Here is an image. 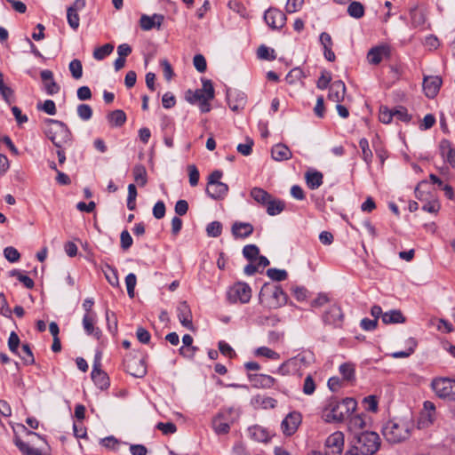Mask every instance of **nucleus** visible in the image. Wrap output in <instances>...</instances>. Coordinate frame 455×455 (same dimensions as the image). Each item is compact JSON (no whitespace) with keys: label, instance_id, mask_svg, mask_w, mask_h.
<instances>
[{"label":"nucleus","instance_id":"nucleus-1","mask_svg":"<svg viewBox=\"0 0 455 455\" xmlns=\"http://www.w3.org/2000/svg\"><path fill=\"white\" fill-rule=\"evenodd\" d=\"M413 429V417L408 411L402 417L388 420L382 427V434L388 443H399L409 439Z\"/></svg>","mask_w":455,"mask_h":455},{"label":"nucleus","instance_id":"nucleus-2","mask_svg":"<svg viewBox=\"0 0 455 455\" xmlns=\"http://www.w3.org/2000/svg\"><path fill=\"white\" fill-rule=\"evenodd\" d=\"M379 447L380 438L376 432L355 433L352 446L345 455H374Z\"/></svg>","mask_w":455,"mask_h":455},{"label":"nucleus","instance_id":"nucleus-3","mask_svg":"<svg viewBox=\"0 0 455 455\" xmlns=\"http://www.w3.org/2000/svg\"><path fill=\"white\" fill-rule=\"evenodd\" d=\"M356 400H332L322 411L327 423H339L347 419L356 408Z\"/></svg>","mask_w":455,"mask_h":455},{"label":"nucleus","instance_id":"nucleus-4","mask_svg":"<svg viewBox=\"0 0 455 455\" xmlns=\"http://www.w3.org/2000/svg\"><path fill=\"white\" fill-rule=\"evenodd\" d=\"M43 132L56 148H62L71 144V132L67 124L61 121L46 119L43 126Z\"/></svg>","mask_w":455,"mask_h":455},{"label":"nucleus","instance_id":"nucleus-5","mask_svg":"<svg viewBox=\"0 0 455 455\" xmlns=\"http://www.w3.org/2000/svg\"><path fill=\"white\" fill-rule=\"evenodd\" d=\"M202 82V89L188 90L186 93V100L191 104L198 103L201 112L207 113L211 110L210 100L214 98L215 92L210 80L204 79Z\"/></svg>","mask_w":455,"mask_h":455},{"label":"nucleus","instance_id":"nucleus-6","mask_svg":"<svg viewBox=\"0 0 455 455\" xmlns=\"http://www.w3.org/2000/svg\"><path fill=\"white\" fill-rule=\"evenodd\" d=\"M259 299L268 308H278L287 303V294L280 285L265 283L260 289Z\"/></svg>","mask_w":455,"mask_h":455},{"label":"nucleus","instance_id":"nucleus-7","mask_svg":"<svg viewBox=\"0 0 455 455\" xmlns=\"http://www.w3.org/2000/svg\"><path fill=\"white\" fill-rule=\"evenodd\" d=\"M238 411L232 408H225L220 410L212 420V427L216 435H227L230 430V424L238 418Z\"/></svg>","mask_w":455,"mask_h":455},{"label":"nucleus","instance_id":"nucleus-8","mask_svg":"<svg viewBox=\"0 0 455 455\" xmlns=\"http://www.w3.org/2000/svg\"><path fill=\"white\" fill-rule=\"evenodd\" d=\"M125 371L135 378H143L147 374L146 356L129 355L124 359Z\"/></svg>","mask_w":455,"mask_h":455},{"label":"nucleus","instance_id":"nucleus-9","mask_svg":"<svg viewBox=\"0 0 455 455\" xmlns=\"http://www.w3.org/2000/svg\"><path fill=\"white\" fill-rule=\"evenodd\" d=\"M431 387L439 398H455V380L448 378L435 379Z\"/></svg>","mask_w":455,"mask_h":455},{"label":"nucleus","instance_id":"nucleus-10","mask_svg":"<svg viewBox=\"0 0 455 455\" xmlns=\"http://www.w3.org/2000/svg\"><path fill=\"white\" fill-rule=\"evenodd\" d=\"M251 297V289L245 283H236L228 292V300L232 303L237 301L244 304L250 301Z\"/></svg>","mask_w":455,"mask_h":455},{"label":"nucleus","instance_id":"nucleus-11","mask_svg":"<svg viewBox=\"0 0 455 455\" xmlns=\"http://www.w3.org/2000/svg\"><path fill=\"white\" fill-rule=\"evenodd\" d=\"M91 375L94 384L101 390L107 389L109 387V378L100 369V353H97L95 355Z\"/></svg>","mask_w":455,"mask_h":455},{"label":"nucleus","instance_id":"nucleus-12","mask_svg":"<svg viewBox=\"0 0 455 455\" xmlns=\"http://www.w3.org/2000/svg\"><path fill=\"white\" fill-rule=\"evenodd\" d=\"M435 419L436 411L435 404L431 401L426 400L418 419L419 428L428 427L435 422Z\"/></svg>","mask_w":455,"mask_h":455},{"label":"nucleus","instance_id":"nucleus-13","mask_svg":"<svg viewBox=\"0 0 455 455\" xmlns=\"http://www.w3.org/2000/svg\"><path fill=\"white\" fill-rule=\"evenodd\" d=\"M322 318L324 324L331 325L334 328H340L342 326L344 315L339 306L331 305L326 311H324Z\"/></svg>","mask_w":455,"mask_h":455},{"label":"nucleus","instance_id":"nucleus-14","mask_svg":"<svg viewBox=\"0 0 455 455\" xmlns=\"http://www.w3.org/2000/svg\"><path fill=\"white\" fill-rule=\"evenodd\" d=\"M85 7V0H76L67 8V20L73 30H77L80 25L78 12Z\"/></svg>","mask_w":455,"mask_h":455},{"label":"nucleus","instance_id":"nucleus-15","mask_svg":"<svg viewBox=\"0 0 455 455\" xmlns=\"http://www.w3.org/2000/svg\"><path fill=\"white\" fill-rule=\"evenodd\" d=\"M264 20L271 28L279 29L284 26L286 16L282 11L276 8H269L265 12Z\"/></svg>","mask_w":455,"mask_h":455},{"label":"nucleus","instance_id":"nucleus-16","mask_svg":"<svg viewBox=\"0 0 455 455\" xmlns=\"http://www.w3.org/2000/svg\"><path fill=\"white\" fill-rule=\"evenodd\" d=\"M391 54L388 44H379L370 49L367 53V60L370 64L378 65L384 58H389Z\"/></svg>","mask_w":455,"mask_h":455},{"label":"nucleus","instance_id":"nucleus-17","mask_svg":"<svg viewBox=\"0 0 455 455\" xmlns=\"http://www.w3.org/2000/svg\"><path fill=\"white\" fill-rule=\"evenodd\" d=\"M301 423V415L297 411L290 412L282 421L281 428L285 435H293Z\"/></svg>","mask_w":455,"mask_h":455},{"label":"nucleus","instance_id":"nucleus-18","mask_svg":"<svg viewBox=\"0 0 455 455\" xmlns=\"http://www.w3.org/2000/svg\"><path fill=\"white\" fill-rule=\"evenodd\" d=\"M227 99L230 109L235 112L243 109L247 101L245 93L236 90H228Z\"/></svg>","mask_w":455,"mask_h":455},{"label":"nucleus","instance_id":"nucleus-19","mask_svg":"<svg viewBox=\"0 0 455 455\" xmlns=\"http://www.w3.org/2000/svg\"><path fill=\"white\" fill-rule=\"evenodd\" d=\"M443 80L438 76H425L423 80V90L426 96L434 99L439 92Z\"/></svg>","mask_w":455,"mask_h":455},{"label":"nucleus","instance_id":"nucleus-20","mask_svg":"<svg viewBox=\"0 0 455 455\" xmlns=\"http://www.w3.org/2000/svg\"><path fill=\"white\" fill-rule=\"evenodd\" d=\"M177 315L181 325L188 330H193L192 313L187 301H182L177 307Z\"/></svg>","mask_w":455,"mask_h":455},{"label":"nucleus","instance_id":"nucleus-21","mask_svg":"<svg viewBox=\"0 0 455 455\" xmlns=\"http://www.w3.org/2000/svg\"><path fill=\"white\" fill-rule=\"evenodd\" d=\"M346 94V85L341 80L334 81L329 87L328 99L333 102L340 103Z\"/></svg>","mask_w":455,"mask_h":455},{"label":"nucleus","instance_id":"nucleus-22","mask_svg":"<svg viewBox=\"0 0 455 455\" xmlns=\"http://www.w3.org/2000/svg\"><path fill=\"white\" fill-rule=\"evenodd\" d=\"M440 155L452 168H455V148L450 140L443 139L439 143Z\"/></svg>","mask_w":455,"mask_h":455},{"label":"nucleus","instance_id":"nucleus-23","mask_svg":"<svg viewBox=\"0 0 455 455\" xmlns=\"http://www.w3.org/2000/svg\"><path fill=\"white\" fill-rule=\"evenodd\" d=\"M206 194L214 200H222L228 192V186L224 182L207 184Z\"/></svg>","mask_w":455,"mask_h":455},{"label":"nucleus","instance_id":"nucleus-24","mask_svg":"<svg viewBox=\"0 0 455 455\" xmlns=\"http://www.w3.org/2000/svg\"><path fill=\"white\" fill-rule=\"evenodd\" d=\"M40 76L44 82L45 92L48 95H54L60 92V87L54 81L53 74L51 70L44 69L41 71Z\"/></svg>","mask_w":455,"mask_h":455},{"label":"nucleus","instance_id":"nucleus-25","mask_svg":"<svg viewBox=\"0 0 455 455\" xmlns=\"http://www.w3.org/2000/svg\"><path fill=\"white\" fill-rule=\"evenodd\" d=\"M254 231L253 226L249 222L235 221L231 228L232 235L235 238H246Z\"/></svg>","mask_w":455,"mask_h":455},{"label":"nucleus","instance_id":"nucleus-26","mask_svg":"<svg viewBox=\"0 0 455 455\" xmlns=\"http://www.w3.org/2000/svg\"><path fill=\"white\" fill-rule=\"evenodd\" d=\"M164 18L162 14L155 13L152 16L143 14L140 17V28L145 31H148L155 27L159 28L164 21Z\"/></svg>","mask_w":455,"mask_h":455},{"label":"nucleus","instance_id":"nucleus-27","mask_svg":"<svg viewBox=\"0 0 455 455\" xmlns=\"http://www.w3.org/2000/svg\"><path fill=\"white\" fill-rule=\"evenodd\" d=\"M271 156L275 161L281 162L291 159L292 153L286 145L278 143L272 148Z\"/></svg>","mask_w":455,"mask_h":455},{"label":"nucleus","instance_id":"nucleus-28","mask_svg":"<svg viewBox=\"0 0 455 455\" xmlns=\"http://www.w3.org/2000/svg\"><path fill=\"white\" fill-rule=\"evenodd\" d=\"M306 363V356L302 355H298L286 362L281 364L278 368V372L282 374H286L290 371V369L297 370L300 364H304Z\"/></svg>","mask_w":455,"mask_h":455},{"label":"nucleus","instance_id":"nucleus-29","mask_svg":"<svg viewBox=\"0 0 455 455\" xmlns=\"http://www.w3.org/2000/svg\"><path fill=\"white\" fill-rule=\"evenodd\" d=\"M95 317L93 314H85L83 317V326L88 335H93L97 339L101 337V331L94 327Z\"/></svg>","mask_w":455,"mask_h":455},{"label":"nucleus","instance_id":"nucleus-30","mask_svg":"<svg viewBox=\"0 0 455 455\" xmlns=\"http://www.w3.org/2000/svg\"><path fill=\"white\" fill-rule=\"evenodd\" d=\"M249 379L256 387H270L275 382L274 378L265 374H250Z\"/></svg>","mask_w":455,"mask_h":455},{"label":"nucleus","instance_id":"nucleus-31","mask_svg":"<svg viewBox=\"0 0 455 455\" xmlns=\"http://www.w3.org/2000/svg\"><path fill=\"white\" fill-rule=\"evenodd\" d=\"M182 342H183V346L179 349L180 354L185 357H188V358L193 357L198 348L192 345L193 344L192 336L189 334H185L182 337Z\"/></svg>","mask_w":455,"mask_h":455},{"label":"nucleus","instance_id":"nucleus-32","mask_svg":"<svg viewBox=\"0 0 455 455\" xmlns=\"http://www.w3.org/2000/svg\"><path fill=\"white\" fill-rule=\"evenodd\" d=\"M405 321H406V318L403 316L402 312L397 309L385 312L382 315V322L385 324L403 323H405Z\"/></svg>","mask_w":455,"mask_h":455},{"label":"nucleus","instance_id":"nucleus-33","mask_svg":"<svg viewBox=\"0 0 455 455\" xmlns=\"http://www.w3.org/2000/svg\"><path fill=\"white\" fill-rule=\"evenodd\" d=\"M107 120L112 127H120L125 123L126 115L121 109L113 110L107 115Z\"/></svg>","mask_w":455,"mask_h":455},{"label":"nucleus","instance_id":"nucleus-34","mask_svg":"<svg viewBox=\"0 0 455 455\" xmlns=\"http://www.w3.org/2000/svg\"><path fill=\"white\" fill-rule=\"evenodd\" d=\"M265 206L268 215L275 216L284 210L285 204L283 201L272 196L271 200H268Z\"/></svg>","mask_w":455,"mask_h":455},{"label":"nucleus","instance_id":"nucleus-35","mask_svg":"<svg viewBox=\"0 0 455 455\" xmlns=\"http://www.w3.org/2000/svg\"><path fill=\"white\" fill-rule=\"evenodd\" d=\"M250 436L257 442H267L269 434L264 427L260 426H253L248 428Z\"/></svg>","mask_w":455,"mask_h":455},{"label":"nucleus","instance_id":"nucleus-36","mask_svg":"<svg viewBox=\"0 0 455 455\" xmlns=\"http://www.w3.org/2000/svg\"><path fill=\"white\" fill-rule=\"evenodd\" d=\"M251 196L259 204L266 205L272 196L261 188L255 187L251 190Z\"/></svg>","mask_w":455,"mask_h":455},{"label":"nucleus","instance_id":"nucleus-37","mask_svg":"<svg viewBox=\"0 0 455 455\" xmlns=\"http://www.w3.org/2000/svg\"><path fill=\"white\" fill-rule=\"evenodd\" d=\"M323 174L320 172H307L306 173V182L310 189H316L323 184Z\"/></svg>","mask_w":455,"mask_h":455},{"label":"nucleus","instance_id":"nucleus-38","mask_svg":"<svg viewBox=\"0 0 455 455\" xmlns=\"http://www.w3.org/2000/svg\"><path fill=\"white\" fill-rule=\"evenodd\" d=\"M15 355H19L23 363L27 365H32L35 363L34 355L32 353L31 347L28 344H22L20 350H17Z\"/></svg>","mask_w":455,"mask_h":455},{"label":"nucleus","instance_id":"nucleus-39","mask_svg":"<svg viewBox=\"0 0 455 455\" xmlns=\"http://www.w3.org/2000/svg\"><path fill=\"white\" fill-rule=\"evenodd\" d=\"M133 177L138 185L143 187L147 184V171L144 165L136 164L133 168Z\"/></svg>","mask_w":455,"mask_h":455},{"label":"nucleus","instance_id":"nucleus-40","mask_svg":"<svg viewBox=\"0 0 455 455\" xmlns=\"http://www.w3.org/2000/svg\"><path fill=\"white\" fill-rule=\"evenodd\" d=\"M0 94L7 104H12L13 101V91L4 83V75L0 71Z\"/></svg>","mask_w":455,"mask_h":455},{"label":"nucleus","instance_id":"nucleus-41","mask_svg":"<svg viewBox=\"0 0 455 455\" xmlns=\"http://www.w3.org/2000/svg\"><path fill=\"white\" fill-rule=\"evenodd\" d=\"M359 147L362 149V156L363 161L367 164V165H370L372 162V152L369 147V141L365 138H362L359 140Z\"/></svg>","mask_w":455,"mask_h":455},{"label":"nucleus","instance_id":"nucleus-42","mask_svg":"<svg viewBox=\"0 0 455 455\" xmlns=\"http://www.w3.org/2000/svg\"><path fill=\"white\" fill-rule=\"evenodd\" d=\"M104 275L110 285L117 287L119 285V279L117 275V270L110 265H106L103 269Z\"/></svg>","mask_w":455,"mask_h":455},{"label":"nucleus","instance_id":"nucleus-43","mask_svg":"<svg viewBox=\"0 0 455 455\" xmlns=\"http://www.w3.org/2000/svg\"><path fill=\"white\" fill-rule=\"evenodd\" d=\"M410 17L411 24L414 28L421 27L425 24V14L423 13V12L418 10L417 8H413L410 11Z\"/></svg>","mask_w":455,"mask_h":455},{"label":"nucleus","instance_id":"nucleus-44","mask_svg":"<svg viewBox=\"0 0 455 455\" xmlns=\"http://www.w3.org/2000/svg\"><path fill=\"white\" fill-rule=\"evenodd\" d=\"M339 373L343 377V381H351L355 379V366L350 363H342L339 366Z\"/></svg>","mask_w":455,"mask_h":455},{"label":"nucleus","instance_id":"nucleus-45","mask_svg":"<svg viewBox=\"0 0 455 455\" xmlns=\"http://www.w3.org/2000/svg\"><path fill=\"white\" fill-rule=\"evenodd\" d=\"M347 13L355 19H360L364 14V7L360 2L354 1L347 7Z\"/></svg>","mask_w":455,"mask_h":455},{"label":"nucleus","instance_id":"nucleus-46","mask_svg":"<svg viewBox=\"0 0 455 455\" xmlns=\"http://www.w3.org/2000/svg\"><path fill=\"white\" fill-rule=\"evenodd\" d=\"M114 50V45L111 44H106L100 47H98L93 52V58L97 60H102L108 56Z\"/></svg>","mask_w":455,"mask_h":455},{"label":"nucleus","instance_id":"nucleus-47","mask_svg":"<svg viewBox=\"0 0 455 455\" xmlns=\"http://www.w3.org/2000/svg\"><path fill=\"white\" fill-rule=\"evenodd\" d=\"M257 56L259 59L266 60H274L276 58L275 50L264 44L258 48Z\"/></svg>","mask_w":455,"mask_h":455},{"label":"nucleus","instance_id":"nucleus-48","mask_svg":"<svg viewBox=\"0 0 455 455\" xmlns=\"http://www.w3.org/2000/svg\"><path fill=\"white\" fill-rule=\"evenodd\" d=\"M68 68L74 79L78 80L83 76V66L79 60L75 59L71 60Z\"/></svg>","mask_w":455,"mask_h":455},{"label":"nucleus","instance_id":"nucleus-49","mask_svg":"<svg viewBox=\"0 0 455 455\" xmlns=\"http://www.w3.org/2000/svg\"><path fill=\"white\" fill-rule=\"evenodd\" d=\"M259 254V249L255 244H247L243 248V255L250 261L256 260Z\"/></svg>","mask_w":455,"mask_h":455},{"label":"nucleus","instance_id":"nucleus-50","mask_svg":"<svg viewBox=\"0 0 455 455\" xmlns=\"http://www.w3.org/2000/svg\"><path fill=\"white\" fill-rule=\"evenodd\" d=\"M267 276L275 282H281L287 278L288 274L284 269L268 268L267 270Z\"/></svg>","mask_w":455,"mask_h":455},{"label":"nucleus","instance_id":"nucleus-51","mask_svg":"<svg viewBox=\"0 0 455 455\" xmlns=\"http://www.w3.org/2000/svg\"><path fill=\"white\" fill-rule=\"evenodd\" d=\"M305 76L304 72L299 68H292L285 76V80L288 84H293L298 81H300Z\"/></svg>","mask_w":455,"mask_h":455},{"label":"nucleus","instance_id":"nucleus-52","mask_svg":"<svg viewBox=\"0 0 455 455\" xmlns=\"http://www.w3.org/2000/svg\"><path fill=\"white\" fill-rule=\"evenodd\" d=\"M222 232V224L220 221H212L206 227L207 235L210 237H219Z\"/></svg>","mask_w":455,"mask_h":455},{"label":"nucleus","instance_id":"nucleus-53","mask_svg":"<svg viewBox=\"0 0 455 455\" xmlns=\"http://www.w3.org/2000/svg\"><path fill=\"white\" fill-rule=\"evenodd\" d=\"M255 355L257 356H264L272 360H278L280 358L278 353L267 347H260L257 348L255 351Z\"/></svg>","mask_w":455,"mask_h":455},{"label":"nucleus","instance_id":"nucleus-54","mask_svg":"<svg viewBox=\"0 0 455 455\" xmlns=\"http://www.w3.org/2000/svg\"><path fill=\"white\" fill-rule=\"evenodd\" d=\"M106 320L108 331L115 334L117 331V318L114 312L109 311L108 309L106 310Z\"/></svg>","mask_w":455,"mask_h":455},{"label":"nucleus","instance_id":"nucleus-55","mask_svg":"<svg viewBox=\"0 0 455 455\" xmlns=\"http://www.w3.org/2000/svg\"><path fill=\"white\" fill-rule=\"evenodd\" d=\"M137 278L133 273H130L125 277V284L128 296L132 299L134 297V289L136 286Z\"/></svg>","mask_w":455,"mask_h":455},{"label":"nucleus","instance_id":"nucleus-56","mask_svg":"<svg viewBox=\"0 0 455 455\" xmlns=\"http://www.w3.org/2000/svg\"><path fill=\"white\" fill-rule=\"evenodd\" d=\"M77 115L82 120L87 121L91 119L92 116V109L91 106L87 104H80L77 107Z\"/></svg>","mask_w":455,"mask_h":455},{"label":"nucleus","instance_id":"nucleus-57","mask_svg":"<svg viewBox=\"0 0 455 455\" xmlns=\"http://www.w3.org/2000/svg\"><path fill=\"white\" fill-rule=\"evenodd\" d=\"M394 118L408 123L411 120V116L408 114L407 109L404 107H398L393 109Z\"/></svg>","mask_w":455,"mask_h":455},{"label":"nucleus","instance_id":"nucleus-58","mask_svg":"<svg viewBox=\"0 0 455 455\" xmlns=\"http://www.w3.org/2000/svg\"><path fill=\"white\" fill-rule=\"evenodd\" d=\"M379 118V121L383 124H387L391 123L392 119L394 118L393 110L389 109L387 107H380Z\"/></svg>","mask_w":455,"mask_h":455},{"label":"nucleus","instance_id":"nucleus-59","mask_svg":"<svg viewBox=\"0 0 455 455\" xmlns=\"http://www.w3.org/2000/svg\"><path fill=\"white\" fill-rule=\"evenodd\" d=\"M20 340L18 334L15 331H12L8 339V347L10 351L13 354L17 353V350L20 347Z\"/></svg>","mask_w":455,"mask_h":455},{"label":"nucleus","instance_id":"nucleus-60","mask_svg":"<svg viewBox=\"0 0 455 455\" xmlns=\"http://www.w3.org/2000/svg\"><path fill=\"white\" fill-rule=\"evenodd\" d=\"M4 254L5 259L12 263L18 261L20 257L17 249L12 246L6 247L4 251Z\"/></svg>","mask_w":455,"mask_h":455},{"label":"nucleus","instance_id":"nucleus-61","mask_svg":"<svg viewBox=\"0 0 455 455\" xmlns=\"http://www.w3.org/2000/svg\"><path fill=\"white\" fill-rule=\"evenodd\" d=\"M193 64L196 69L200 73H204L207 68L206 60L202 54L195 55Z\"/></svg>","mask_w":455,"mask_h":455},{"label":"nucleus","instance_id":"nucleus-62","mask_svg":"<svg viewBox=\"0 0 455 455\" xmlns=\"http://www.w3.org/2000/svg\"><path fill=\"white\" fill-rule=\"evenodd\" d=\"M121 248L124 251L128 250L133 243L132 237L131 236L128 230H123L120 235Z\"/></svg>","mask_w":455,"mask_h":455},{"label":"nucleus","instance_id":"nucleus-63","mask_svg":"<svg viewBox=\"0 0 455 455\" xmlns=\"http://www.w3.org/2000/svg\"><path fill=\"white\" fill-rule=\"evenodd\" d=\"M156 428L158 430L162 431V433L164 435L174 434L177 431V427L172 422H166V423L159 422L156 425Z\"/></svg>","mask_w":455,"mask_h":455},{"label":"nucleus","instance_id":"nucleus-64","mask_svg":"<svg viewBox=\"0 0 455 455\" xmlns=\"http://www.w3.org/2000/svg\"><path fill=\"white\" fill-rule=\"evenodd\" d=\"M315 390V383L313 378L308 375L304 379L303 393L307 395H311Z\"/></svg>","mask_w":455,"mask_h":455}]
</instances>
